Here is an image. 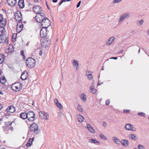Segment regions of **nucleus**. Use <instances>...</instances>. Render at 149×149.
Returning a JSON list of instances; mask_svg holds the SVG:
<instances>
[{"label": "nucleus", "instance_id": "1", "mask_svg": "<svg viewBox=\"0 0 149 149\" xmlns=\"http://www.w3.org/2000/svg\"><path fill=\"white\" fill-rule=\"evenodd\" d=\"M36 115L32 111H30L27 112V120L26 122L27 124L29 122H31L35 119Z\"/></svg>", "mask_w": 149, "mask_h": 149}, {"label": "nucleus", "instance_id": "2", "mask_svg": "<svg viewBox=\"0 0 149 149\" xmlns=\"http://www.w3.org/2000/svg\"><path fill=\"white\" fill-rule=\"evenodd\" d=\"M11 88L15 91H20L22 88V84L19 82H16L12 85Z\"/></svg>", "mask_w": 149, "mask_h": 149}, {"label": "nucleus", "instance_id": "3", "mask_svg": "<svg viewBox=\"0 0 149 149\" xmlns=\"http://www.w3.org/2000/svg\"><path fill=\"white\" fill-rule=\"evenodd\" d=\"M36 62L34 59L32 58H28L26 60V64L29 68H33L36 65Z\"/></svg>", "mask_w": 149, "mask_h": 149}, {"label": "nucleus", "instance_id": "4", "mask_svg": "<svg viewBox=\"0 0 149 149\" xmlns=\"http://www.w3.org/2000/svg\"><path fill=\"white\" fill-rule=\"evenodd\" d=\"M39 118L42 120H49V116L48 113L44 111H40L39 113Z\"/></svg>", "mask_w": 149, "mask_h": 149}, {"label": "nucleus", "instance_id": "5", "mask_svg": "<svg viewBox=\"0 0 149 149\" xmlns=\"http://www.w3.org/2000/svg\"><path fill=\"white\" fill-rule=\"evenodd\" d=\"M41 26L43 28L47 29L51 25L50 21L47 17L44 18L41 22Z\"/></svg>", "mask_w": 149, "mask_h": 149}, {"label": "nucleus", "instance_id": "6", "mask_svg": "<svg viewBox=\"0 0 149 149\" xmlns=\"http://www.w3.org/2000/svg\"><path fill=\"white\" fill-rule=\"evenodd\" d=\"M45 15L43 13L37 14L36 16V19L38 23H41L45 18Z\"/></svg>", "mask_w": 149, "mask_h": 149}, {"label": "nucleus", "instance_id": "7", "mask_svg": "<svg viewBox=\"0 0 149 149\" xmlns=\"http://www.w3.org/2000/svg\"><path fill=\"white\" fill-rule=\"evenodd\" d=\"M130 14L127 12L124 13L120 15L118 20V23H120L123 21L125 19L129 17Z\"/></svg>", "mask_w": 149, "mask_h": 149}, {"label": "nucleus", "instance_id": "8", "mask_svg": "<svg viewBox=\"0 0 149 149\" xmlns=\"http://www.w3.org/2000/svg\"><path fill=\"white\" fill-rule=\"evenodd\" d=\"M39 126L37 123H33L31 124L30 126V130L31 132L34 133L38 131Z\"/></svg>", "mask_w": 149, "mask_h": 149}, {"label": "nucleus", "instance_id": "9", "mask_svg": "<svg viewBox=\"0 0 149 149\" xmlns=\"http://www.w3.org/2000/svg\"><path fill=\"white\" fill-rule=\"evenodd\" d=\"M51 44L50 40L45 39L43 40L42 43V47L43 48H47L50 46Z\"/></svg>", "mask_w": 149, "mask_h": 149}, {"label": "nucleus", "instance_id": "10", "mask_svg": "<svg viewBox=\"0 0 149 149\" xmlns=\"http://www.w3.org/2000/svg\"><path fill=\"white\" fill-rule=\"evenodd\" d=\"M15 19L17 22H21L22 17L21 12L19 11H17L15 14Z\"/></svg>", "mask_w": 149, "mask_h": 149}, {"label": "nucleus", "instance_id": "11", "mask_svg": "<svg viewBox=\"0 0 149 149\" xmlns=\"http://www.w3.org/2000/svg\"><path fill=\"white\" fill-rule=\"evenodd\" d=\"M33 11L37 13H40L42 12V8L39 5H35L33 8Z\"/></svg>", "mask_w": 149, "mask_h": 149}, {"label": "nucleus", "instance_id": "12", "mask_svg": "<svg viewBox=\"0 0 149 149\" xmlns=\"http://www.w3.org/2000/svg\"><path fill=\"white\" fill-rule=\"evenodd\" d=\"M115 39V38L114 36L110 37L106 41V45L108 46H109L112 45Z\"/></svg>", "mask_w": 149, "mask_h": 149}, {"label": "nucleus", "instance_id": "13", "mask_svg": "<svg viewBox=\"0 0 149 149\" xmlns=\"http://www.w3.org/2000/svg\"><path fill=\"white\" fill-rule=\"evenodd\" d=\"M125 129L128 130L132 131H136V128L132 125L130 124H127L125 126Z\"/></svg>", "mask_w": 149, "mask_h": 149}, {"label": "nucleus", "instance_id": "14", "mask_svg": "<svg viewBox=\"0 0 149 149\" xmlns=\"http://www.w3.org/2000/svg\"><path fill=\"white\" fill-rule=\"evenodd\" d=\"M14 50V48L13 46L11 45H9L6 47L5 52L6 53H10L13 52Z\"/></svg>", "mask_w": 149, "mask_h": 149}, {"label": "nucleus", "instance_id": "15", "mask_svg": "<svg viewBox=\"0 0 149 149\" xmlns=\"http://www.w3.org/2000/svg\"><path fill=\"white\" fill-rule=\"evenodd\" d=\"M47 29L45 28H42L40 31V36L42 38H44L47 36Z\"/></svg>", "mask_w": 149, "mask_h": 149}, {"label": "nucleus", "instance_id": "16", "mask_svg": "<svg viewBox=\"0 0 149 149\" xmlns=\"http://www.w3.org/2000/svg\"><path fill=\"white\" fill-rule=\"evenodd\" d=\"M72 64L74 69L76 70H78L79 69V65L78 61L76 59H73Z\"/></svg>", "mask_w": 149, "mask_h": 149}, {"label": "nucleus", "instance_id": "17", "mask_svg": "<svg viewBox=\"0 0 149 149\" xmlns=\"http://www.w3.org/2000/svg\"><path fill=\"white\" fill-rule=\"evenodd\" d=\"M23 27V26L22 22H18L17 26V32L18 33H20L22 31Z\"/></svg>", "mask_w": 149, "mask_h": 149}, {"label": "nucleus", "instance_id": "18", "mask_svg": "<svg viewBox=\"0 0 149 149\" xmlns=\"http://www.w3.org/2000/svg\"><path fill=\"white\" fill-rule=\"evenodd\" d=\"M86 127L88 129V130L92 134H95V131L90 124H87Z\"/></svg>", "mask_w": 149, "mask_h": 149}, {"label": "nucleus", "instance_id": "19", "mask_svg": "<svg viewBox=\"0 0 149 149\" xmlns=\"http://www.w3.org/2000/svg\"><path fill=\"white\" fill-rule=\"evenodd\" d=\"M6 23V21L5 18L3 17L2 15L0 14V25L1 26H5Z\"/></svg>", "mask_w": 149, "mask_h": 149}, {"label": "nucleus", "instance_id": "20", "mask_svg": "<svg viewBox=\"0 0 149 149\" xmlns=\"http://www.w3.org/2000/svg\"><path fill=\"white\" fill-rule=\"evenodd\" d=\"M8 38L5 36H0V43H7L8 42Z\"/></svg>", "mask_w": 149, "mask_h": 149}, {"label": "nucleus", "instance_id": "21", "mask_svg": "<svg viewBox=\"0 0 149 149\" xmlns=\"http://www.w3.org/2000/svg\"><path fill=\"white\" fill-rule=\"evenodd\" d=\"M54 102L55 105L59 109H62L63 107L62 104L59 102L58 100L56 98H55L54 100Z\"/></svg>", "mask_w": 149, "mask_h": 149}, {"label": "nucleus", "instance_id": "22", "mask_svg": "<svg viewBox=\"0 0 149 149\" xmlns=\"http://www.w3.org/2000/svg\"><path fill=\"white\" fill-rule=\"evenodd\" d=\"M120 143L124 147H127L129 144L128 141L125 139H122Z\"/></svg>", "mask_w": 149, "mask_h": 149}, {"label": "nucleus", "instance_id": "23", "mask_svg": "<svg viewBox=\"0 0 149 149\" xmlns=\"http://www.w3.org/2000/svg\"><path fill=\"white\" fill-rule=\"evenodd\" d=\"M88 142L91 144H99L100 143V142L97 140L93 138L90 139L88 140Z\"/></svg>", "mask_w": 149, "mask_h": 149}, {"label": "nucleus", "instance_id": "24", "mask_svg": "<svg viewBox=\"0 0 149 149\" xmlns=\"http://www.w3.org/2000/svg\"><path fill=\"white\" fill-rule=\"evenodd\" d=\"M15 108L12 106L8 107L6 109V111L8 112L13 113L15 111Z\"/></svg>", "mask_w": 149, "mask_h": 149}, {"label": "nucleus", "instance_id": "25", "mask_svg": "<svg viewBox=\"0 0 149 149\" xmlns=\"http://www.w3.org/2000/svg\"><path fill=\"white\" fill-rule=\"evenodd\" d=\"M28 77V73L26 71H24L22 73L21 78L23 80H26L27 79Z\"/></svg>", "mask_w": 149, "mask_h": 149}, {"label": "nucleus", "instance_id": "26", "mask_svg": "<svg viewBox=\"0 0 149 149\" xmlns=\"http://www.w3.org/2000/svg\"><path fill=\"white\" fill-rule=\"evenodd\" d=\"M7 2L8 5L11 6H15L16 3V0H7Z\"/></svg>", "mask_w": 149, "mask_h": 149}, {"label": "nucleus", "instance_id": "27", "mask_svg": "<svg viewBox=\"0 0 149 149\" xmlns=\"http://www.w3.org/2000/svg\"><path fill=\"white\" fill-rule=\"evenodd\" d=\"M77 119L78 122L80 123H82L85 120L84 117L80 114L77 116Z\"/></svg>", "mask_w": 149, "mask_h": 149}, {"label": "nucleus", "instance_id": "28", "mask_svg": "<svg viewBox=\"0 0 149 149\" xmlns=\"http://www.w3.org/2000/svg\"><path fill=\"white\" fill-rule=\"evenodd\" d=\"M128 138L130 139L133 140H136L138 139V138L135 134H130L128 136Z\"/></svg>", "mask_w": 149, "mask_h": 149}, {"label": "nucleus", "instance_id": "29", "mask_svg": "<svg viewBox=\"0 0 149 149\" xmlns=\"http://www.w3.org/2000/svg\"><path fill=\"white\" fill-rule=\"evenodd\" d=\"M80 98L81 101L84 102H85L86 101V95L84 93H82L80 95Z\"/></svg>", "mask_w": 149, "mask_h": 149}, {"label": "nucleus", "instance_id": "30", "mask_svg": "<svg viewBox=\"0 0 149 149\" xmlns=\"http://www.w3.org/2000/svg\"><path fill=\"white\" fill-rule=\"evenodd\" d=\"M112 139L114 142L116 144L119 145L120 143V141L116 136H113Z\"/></svg>", "mask_w": 149, "mask_h": 149}, {"label": "nucleus", "instance_id": "31", "mask_svg": "<svg viewBox=\"0 0 149 149\" xmlns=\"http://www.w3.org/2000/svg\"><path fill=\"white\" fill-rule=\"evenodd\" d=\"M34 139L33 138H30L26 144V146L27 147H30L32 144Z\"/></svg>", "mask_w": 149, "mask_h": 149}, {"label": "nucleus", "instance_id": "32", "mask_svg": "<svg viewBox=\"0 0 149 149\" xmlns=\"http://www.w3.org/2000/svg\"><path fill=\"white\" fill-rule=\"evenodd\" d=\"M90 91L93 94H95L97 91V90L94 88L93 83L92 85L91 86L90 88Z\"/></svg>", "mask_w": 149, "mask_h": 149}, {"label": "nucleus", "instance_id": "33", "mask_svg": "<svg viewBox=\"0 0 149 149\" xmlns=\"http://www.w3.org/2000/svg\"><path fill=\"white\" fill-rule=\"evenodd\" d=\"M18 5L21 8H22L24 7V0H19L18 2Z\"/></svg>", "mask_w": 149, "mask_h": 149}, {"label": "nucleus", "instance_id": "34", "mask_svg": "<svg viewBox=\"0 0 149 149\" xmlns=\"http://www.w3.org/2000/svg\"><path fill=\"white\" fill-rule=\"evenodd\" d=\"M20 116L21 118L23 119H25L27 118V113L25 112L22 113L20 115Z\"/></svg>", "mask_w": 149, "mask_h": 149}, {"label": "nucleus", "instance_id": "35", "mask_svg": "<svg viewBox=\"0 0 149 149\" xmlns=\"http://www.w3.org/2000/svg\"><path fill=\"white\" fill-rule=\"evenodd\" d=\"M86 75L87 76L89 80H92L93 78V76L91 73L90 71H88L86 72Z\"/></svg>", "mask_w": 149, "mask_h": 149}, {"label": "nucleus", "instance_id": "36", "mask_svg": "<svg viewBox=\"0 0 149 149\" xmlns=\"http://www.w3.org/2000/svg\"><path fill=\"white\" fill-rule=\"evenodd\" d=\"M77 109L78 111L81 113L84 112V110L83 108L81 105L80 104H78L77 106Z\"/></svg>", "mask_w": 149, "mask_h": 149}, {"label": "nucleus", "instance_id": "37", "mask_svg": "<svg viewBox=\"0 0 149 149\" xmlns=\"http://www.w3.org/2000/svg\"><path fill=\"white\" fill-rule=\"evenodd\" d=\"M0 82L1 84L3 85L5 84L6 82V80L5 77L2 76L1 77H0Z\"/></svg>", "mask_w": 149, "mask_h": 149}, {"label": "nucleus", "instance_id": "38", "mask_svg": "<svg viewBox=\"0 0 149 149\" xmlns=\"http://www.w3.org/2000/svg\"><path fill=\"white\" fill-rule=\"evenodd\" d=\"M100 139L102 140L105 141L108 140L107 138L103 134H100Z\"/></svg>", "mask_w": 149, "mask_h": 149}, {"label": "nucleus", "instance_id": "39", "mask_svg": "<svg viewBox=\"0 0 149 149\" xmlns=\"http://www.w3.org/2000/svg\"><path fill=\"white\" fill-rule=\"evenodd\" d=\"M5 58V56L2 54H0V64H1L3 62Z\"/></svg>", "mask_w": 149, "mask_h": 149}, {"label": "nucleus", "instance_id": "40", "mask_svg": "<svg viewBox=\"0 0 149 149\" xmlns=\"http://www.w3.org/2000/svg\"><path fill=\"white\" fill-rule=\"evenodd\" d=\"M144 21L143 19L138 20L136 22V24L138 26H140L143 23Z\"/></svg>", "mask_w": 149, "mask_h": 149}, {"label": "nucleus", "instance_id": "41", "mask_svg": "<svg viewBox=\"0 0 149 149\" xmlns=\"http://www.w3.org/2000/svg\"><path fill=\"white\" fill-rule=\"evenodd\" d=\"M4 26H1L0 27V36H1L4 32V29L3 27Z\"/></svg>", "mask_w": 149, "mask_h": 149}, {"label": "nucleus", "instance_id": "42", "mask_svg": "<svg viewBox=\"0 0 149 149\" xmlns=\"http://www.w3.org/2000/svg\"><path fill=\"white\" fill-rule=\"evenodd\" d=\"M17 37V34L16 33H14L13 34L12 36V40L13 42H14Z\"/></svg>", "mask_w": 149, "mask_h": 149}, {"label": "nucleus", "instance_id": "43", "mask_svg": "<svg viewBox=\"0 0 149 149\" xmlns=\"http://www.w3.org/2000/svg\"><path fill=\"white\" fill-rule=\"evenodd\" d=\"M138 148L139 149H146L143 146L140 144H139L138 145Z\"/></svg>", "mask_w": 149, "mask_h": 149}, {"label": "nucleus", "instance_id": "44", "mask_svg": "<svg viewBox=\"0 0 149 149\" xmlns=\"http://www.w3.org/2000/svg\"><path fill=\"white\" fill-rule=\"evenodd\" d=\"M138 115L139 116H142L145 117V114L143 112H139L138 113Z\"/></svg>", "mask_w": 149, "mask_h": 149}, {"label": "nucleus", "instance_id": "45", "mask_svg": "<svg viewBox=\"0 0 149 149\" xmlns=\"http://www.w3.org/2000/svg\"><path fill=\"white\" fill-rule=\"evenodd\" d=\"M103 126L105 128V127H107V123L106 122H104L103 123Z\"/></svg>", "mask_w": 149, "mask_h": 149}, {"label": "nucleus", "instance_id": "46", "mask_svg": "<svg viewBox=\"0 0 149 149\" xmlns=\"http://www.w3.org/2000/svg\"><path fill=\"white\" fill-rule=\"evenodd\" d=\"M110 101L109 100H108L106 101V104L107 105H109L110 103Z\"/></svg>", "mask_w": 149, "mask_h": 149}, {"label": "nucleus", "instance_id": "47", "mask_svg": "<svg viewBox=\"0 0 149 149\" xmlns=\"http://www.w3.org/2000/svg\"><path fill=\"white\" fill-rule=\"evenodd\" d=\"M81 3V1H79V2L77 4V8H78L79 7Z\"/></svg>", "mask_w": 149, "mask_h": 149}, {"label": "nucleus", "instance_id": "48", "mask_svg": "<svg viewBox=\"0 0 149 149\" xmlns=\"http://www.w3.org/2000/svg\"><path fill=\"white\" fill-rule=\"evenodd\" d=\"M58 113H59V115L60 116H62L63 115V112L61 111H60V110L59 111V112Z\"/></svg>", "mask_w": 149, "mask_h": 149}, {"label": "nucleus", "instance_id": "49", "mask_svg": "<svg viewBox=\"0 0 149 149\" xmlns=\"http://www.w3.org/2000/svg\"><path fill=\"white\" fill-rule=\"evenodd\" d=\"M130 110H124L123 112L125 113H128L129 112Z\"/></svg>", "mask_w": 149, "mask_h": 149}, {"label": "nucleus", "instance_id": "50", "mask_svg": "<svg viewBox=\"0 0 149 149\" xmlns=\"http://www.w3.org/2000/svg\"><path fill=\"white\" fill-rule=\"evenodd\" d=\"M102 84V82H101L100 81H99L97 83V84L98 85H100Z\"/></svg>", "mask_w": 149, "mask_h": 149}, {"label": "nucleus", "instance_id": "51", "mask_svg": "<svg viewBox=\"0 0 149 149\" xmlns=\"http://www.w3.org/2000/svg\"><path fill=\"white\" fill-rule=\"evenodd\" d=\"M4 95V93L1 91H0V95L1 96L3 95Z\"/></svg>", "mask_w": 149, "mask_h": 149}, {"label": "nucleus", "instance_id": "52", "mask_svg": "<svg viewBox=\"0 0 149 149\" xmlns=\"http://www.w3.org/2000/svg\"><path fill=\"white\" fill-rule=\"evenodd\" d=\"M63 2V0H61L59 3V5L60 6Z\"/></svg>", "mask_w": 149, "mask_h": 149}, {"label": "nucleus", "instance_id": "53", "mask_svg": "<svg viewBox=\"0 0 149 149\" xmlns=\"http://www.w3.org/2000/svg\"><path fill=\"white\" fill-rule=\"evenodd\" d=\"M110 59H114L116 60V59H117V58L116 57H113L111 58H110Z\"/></svg>", "mask_w": 149, "mask_h": 149}, {"label": "nucleus", "instance_id": "54", "mask_svg": "<svg viewBox=\"0 0 149 149\" xmlns=\"http://www.w3.org/2000/svg\"><path fill=\"white\" fill-rule=\"evenodd\" d=\"M39 54H40V56H41L42 55V51H40V53H39Z\"/></svg>", "mask_w": 149, "mask_h": 149}, {"label": "nucleus", "instance_id": "55", "mask_svg": "<svg viewBox=\"0 0 149 149\" xmlns=\"http://www.w3.org/2000/svg\"><path fill=\"white\" fill-rule=\"evenodd\" d=\"M63 2H65L66 1H71V0H63Z\"/></svg>", "mask_w": 149, "mask_h": 149}, {"label": "nucleus", "instance_id": "56", "mask_svg": "<svg viewBox=\"0 0 149 149\" xmlns=\"http://www.w3.org/2000/svg\"><path fill=\"white\" fill-rule=\"evenodd\" d=\"M58 1V0H53V2L54 3H56Z\"/></svg>", "mask_w": 149, "mask_h": 149}, {"label": "nucleus", "instance_id": "57", "mask_svg": "<svg viewBox=\"0 0 149 149\" xmlns=\"http://www.w3.org/2000/svg\"><path fill=\"white\" fill-rule=\"evenodd\" d=\"M147 34L149 36V30H148V31L147 32Z\"/></svg>", "mask_w": 149, "mask_h": 149}, {"label": "nucleus", "instance_id": "58", "mask_svg": "<svg viewBox=\"0 0 149 149\" xmlns=\"http://www.w3.org/2000/svg\"><path fill=\"white\" fill-rule=\"evenodd\" d=\"M21 54L22 55H24V53H23V52L22 51L21 52Z\"/></svg>", "mask_w": 149, "mask_h": 149}, {"label": "nucleus", "instance_id": "59", "mask_svg": "<svg viewBox=\"0 0 149 149\" xmlns=\"http://www.w3.org/2000/svg\"><path fill=\"white\" fill-rule=\"evenodd\" d=\"M34 1L36 3H37L38 1V0H34Z\"/></svg>", "mask_w": 149, "mask_h": 149}, {"label": "nucleus", "instance_id": "60", "mask_svg": "<svg viewBox=\"0 0 149 149\" xmlns=\"http://www.w3.org/2000/svg\"><path fill=\"white\" fill-rule=\"evenodd\" d=\"M1 119L0 118V124H1Z\"/></svg>", "mask_w": 149, "mask_h": 149}, {"label": "nucleus", "instance_id": "61", "mask_svg": "<svg viewBox=\"0 0 149 149\" xmlns=\"http://www.w3.org/2000/svg\"><path fill=\"white\" fill-rule=\"evenodd\" d=\"M1 74V70H0V75Z\"/></svg>", "mask_w": 149, "mask_h": 149}, {"label": "nucleus", "instance_id": "62", "mask_svg": "<svg viewBox=\"0 0 149 149\" xmlns=\"http://www.w3.org/2000/svg\"><path fill=\"white\" fill-rule=\"evenodd\" d=\"M47 7H48V9H49V7H48V6H47Z\"/></svg>", "mask_w": 149, "mask_h": 149}, {"label": "nucleus", "instance_id": "63", "mask_svg": "<svg viewBox=\"0 0 149 149\" xmlns=\"http://www.w3.org/2000/svg\"><path fill=\"white\" fill-rule=\"evenodd\" d=\"M2 97V96H1L0 95V98H1Z\"/></svg>", "mask_w": 149, "mask_h": 149}, {"label": "nucleus", "instance_id": "64", "mask_svg": "<svg viewBox=\"0 0 149 149\" xmlns=\"http://www.w3.org/2000/svg\"><path fill=\"white\" fill-rule=\"evenodd\" d=\"M102 70H104V68H103V67L102 68Z\"/></svg>", "mask_w": 149, "mask_h": 149}]
</instances>
